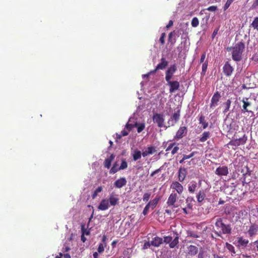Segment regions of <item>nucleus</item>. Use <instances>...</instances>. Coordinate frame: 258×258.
I'll return each mask as SVG.
<instances>
[{
  "instance_id": "obj_51",
  "label": "nucleus",
  "mask_w": 258,
  "mask_h": 258,
  "mask_svg": "<svg viewBox=\"0 0 258 258\" xmlns=\"http://www.w3.org/2000/svg\"><path fill=\"white\" fill-rule=\"evenodd\" d=\"M258 6V0H254L253 4L251 6V9H253L256 8Z\"/></svg>"
},
{
  "instance_id": "obj_20",
  "label": "nucleus",
  "mask_w": 258,
  "mask_h": 258,
  "mask_svg": "<svg viewBox=\"0 0 258 258\" xmlns=\"http://www.w3.org/2000/svg\"><path fill=\"white\" fill-rule=\"evenodd\" d=\"M115 156L113 154H111L109 157L105 159L104 162V166L105 168L109 169L111 164L112 161L114 160Z\"/></svg>"
},
{
  "instance_id": "obj_39",
  "label": "nucleus",
  "mask_w": 258,
  "mask_h": 258,
  "mask_svg": "<svg viewBox=\"0 0 258 258\" xmlns=\"http://www.w3.org/2000/svg\"><path fill=\"white\" fill-rule=\"evenodd\" d=\"M127 167V162L124 160H122L121 161V165H120V167H119V169L120 170H123V169H126Z\"/></svg>"
},
{
  "instance_id": "obj_32",
  "label": "nucleus",
  "mask_w": 258,
  "mask_h": 258,
  "mask_svg": "<svg viewBox=\"0 0 258 258\" xmlns=\"http://www.w3.org/2000/svg\"><path fill=\"white\" fill-rule=\"evenodd\" d=\"M231 101L229 99H228L225 103H223V105L225 106V109L223 111V112L224 113H226L229 110L230 107L231 105Z\"/></svg>"
},
{
  "instance_id": "obj_28",
  "label": "nucleus",
  "mask_w": 258,
  "mask_h": 258,
  "mask_svg": "<svg viewBox=\"0 0 258 258\" xmlns=\"http://www.w3.org/2000/svg\"><path fill=\"white\" fill-rule=\"evenodd\" d=\"M210 133L209 132H205L203 133L202 137L200 139V141L204 142L210 138Z\"/></svg>"
},
{
  "instance_id": "obj_38",
  "label": "nucleus",
  "mask_w": 258,
  "mask_h": 258,
  "mask_svg": "<svg viewBox=\"0 0 258 258\" xmlns=\"http://www.w3.org/2000/svg\"><path fill=\"white\" fill-rule=\"evenodd\" d=\"M106 246V243L103 244V243H101L99 244L97 250L98 252L101 253L104 250V247Z\"/></svg>"
},
{
  "instance_id": "obj_3",
  "label": "nucleus",
  "mask_w": 258,
  "mask_h": 258,
  "mask_svg": "<svg viewBox=\"0 0 258 258\" xmlns=\"http://www.w3.org/2000/svg\"><path fill=\"white\" fill-rule=\"evenodd\" d=\"M177 70V67L175 64L171 65L165 72V80L168 81L171 80L174 74Z\"/></svg>"
},
{
  "instance_id": "obj_2",
  "label": "nucleus",
  "mask_w": 258,
  "mask_h": 258,
  "mask_svg": "<svg viewBox=\"0 0 258 258\" xmlns=\"http://www.w3.org/2000/svg\"><path fill=\"white\" fill-rule=\"evenodd\" d=\"M215 226L217 230H215L214 232L218 237L222 238L223 234L230 235L231 234V225L225 224L221 218H218L216 219Z\"/></svg>"
},
{
  "instance_id": "obj_54",
  "label": "nucleus",
  "mask_w": 258,
  "mask_h": 258,
  "mask_svg": "<svg viewBox=\"0 0 258 258\" xmlns=\"http://www.w3.org/2000/svg\"><path fill=\"white\" fill-rule=\"evenodd\" d=\"M204 251L203 250L200 251V252L198 254V258H204Z\"/></svg>"
},
{
  "instance_id": "obj_63",
  "label": "nucleus",
  "mask_w": 258,
  "mask_h": 258,
  "mask_svg": "<svg viewBox=\"0 0 258 258\" xmlns=\"http://www.w3.org/2000/svg\"><path fill=\"white\" fill-rule=\"evenodd\" d=\"M93 255L94 258H98V254L97 252H94Z\"/></svg>"
},
{
  "instance_id": "obj_48",
  "label": "nucleus",
  "mask_w": 258,
  "mask_h": 258,
  "mask_svg": "<svg viewBox=\"0 0 258 258\" xmlns=\"http://www.w3.org/2000/svg\"><path fill=\"white\" fill-rule=\"evenodd\" d=\"M150 194H149V193H145L144 195V196H143V201H145V202H147L149 199H150Z\"/></svg>"
},
{
  "instance_id": "obj_29",
  "label": "nucleus",
  "mask_w": 258,
  "mask_h": 258,
  "mask_svg": "<svg viewBox=\"0 0 258 258\" xmlns=\"http://www.w3.org/2000/svg\"><path fill=\"white\" fill-rule=\"evenodd\" d=\"M141 152L139 150H135L134 152V153L133 154V159L135 161H136L141 158Z\"/></svg>"
},
{
  "instance_id": "obj_21",
  "label": "nucleus",
  "mask_w": 258,
  "mask_h": 258,
  "mask_svg": "<svg viewBox=\"0 0 258 258\" xmlns=\"http://www.w3.org/2000/svg\"><path fill=\"white\" fill-rule=\"evenodd\" d=\"M188 253L189 255H195L198 252V248L197 246L192 245H189L188 247Z\"/></svg>"
},
{
  "instance_id": "obj_34",
  "label": "nucleus",
  "mask_w": 258,
  "mask_h": 258,
  "mask_svg": "<svg viewBox=\"0 0 258 258\" xmlns=\"http://www.w3.org/2000/svg\"><path fill=\"white\" fill-rule=\"evenodd\" d=\"M205 198V194L203 191H200L197 195L198 201L201 202Z\"/></svg>"
},
{
  "instance_id": "obj_1",
  "label": "nucleus",
  "mask_w": 258,
  "mask_h": 258,
  "mask_svg": "<svg viewBox=\"0 0 258 258\" xmlns=\"http://www.w3.org/2000/svg\"><path fill=\"white\" fill-rule=\"evenodd\" d=\"M244 49L245 44L242 41L236 43L232 47L227 48V50L231 52L232 59L236 62H239L242 59V54Z\"/></svg>"
},
{
  "instance_id": "obj_19",
  "label": "nucleus",
  "mask_w": 258,
  "mask_h": 258,
  "mask_svg": "<svg viewBox=\"0 0 258 258\" xmlns=\"http://www.w3.org/2000/svg\"><path fill=\"white\" fill-rule=\"evenodd\" d=\"M187 174V171L185 168H180L178 171V179L180 182L183 181Z\"/></svg>"
},
{
  "instance_id": "obj_41",
  "label": "nucleus",
  "mask_w": 258,
  "mask_h": 258,
  "mask_svg": "<svg viewBox=\"0 0 258 258\" xmlns=\"http://www.w3.org/2000/svg\"><path fill=\"white\" fill-rule=\"evenodd\" d=\"M82 235H81V240L83 242H85L86 240V238L85 237V227H84V226L82 225Z\"/></svg>"
},
{
  "instance_id": "obj_27",
  "label": "nucleus",
  "mask_w": 258,
  "mask_h": 258,
  "mask_svg": "<svg viewBox=\"0 0 258 258\" xmlns=\"http://www.w3.org/2000/svg\"><path fill=\"white\" fill-rule=\"evenodd\" d=\"M225 247L227 249L231 252L232 255H233L234 254H235L236 252L235 251V248L232 244L226 242L225 244Z\"/></svg>"
},
{
  "instance_id": "obj_46",
  "label": "nucleus",
  "mask_w": 258,
  "mask_h": 258,
  "mask_svg": "<svg viewBox=\"0 0 258 258\" xmlns=\"http://www.w3.org/2000/svg\"><path fill=\"white\" fill-rule=\"evenodd\" d=\"M206 10L210 12H215L217 10V7L215 6H212L208 7Z\"/></svg>"
},
{
  "instance_id": "obj_10",
  "label": "nucleus",
  "mask_w": 258,
  "mask_h": 258,
  "mask_svg": "<svg viewBox=\"0 0 258 258\" xmlns=\"http://www.w3.org/2000/svg\"><path fill=\"white\" fill-rule=\"evenodd\" d=\"M180 117V111L178 110L177 111L174 112L171 117L170 119L168 120L169 126L174 125L179 120Z\"/></svg>"
},
{
  "instance_id": "obj_7",
  "label": "nucleus",
  "mask_w": 258,
  "mask_h": 258,
  "mask_svg": "<svg viewBox=\"0 0 258 258\" xmlns=\"http://www.w3.org/2000/svg\"><path fill=\"white\" fill-rule=\"evenodd\" d=\"M223 73L227 77L230 76L233 71V68L231 66L228 61L225 62V64L223 67Z\"/></svg>"
},
{
  "instance_id": "obj_8",
  "label": "nucleus",
  "mask_w": 258,
  "mask_h": 258,
  "mask_svg": "<svg viewBox=\"0 0 258 258\" xmlns=\"http://www.w3.org/2000/svg\"><path fill=\"white\" fill-rule=\"evenodd\" d=\"M221 98L220 93L217 91L215 92L213 96L212 97L211 103H210V107L213 108L217 106L218 103L219 101V100Z\"/></svg>"
},
{
  "instance_id": "obj_22",
  "label": "nucleus",
  "mask_w": 258,
  "mask_h": 258,
  "mask_svg": "<svg viewBox=\"0 0 258 258\" xmlns=\"http://www.w3.org/2000/svg\"><path fill=\"white\" fill-rule=\"evenodd\" d=\"M153 120L154 122L157 123L158 126L161 127V115L156 113L153 115Z\"/></svg>"
},
{
  "instance_id": "obj_40",
  "label": "nucleus",
  "mask_w": 258,
  "mask_h": 258,
  "mask_svg": "<svg viewBox=\"0 0 258 258\" xmlns=\"http://www.w3.org/2000/svg\"><path fill=\"white\" fill-rule=\"evenodd\" d=\"M208 67V61H206L205 62H204L202 64V74L203 75H205L206 73V72L207 69Z\"/></svg>"
},
{
  "instance_id": "obj_16",
  "label": "nucleus",
  "mask_w": 258,
  "mask_h": 258,
  "mask_svg": "<svg viewBox=\"0 0 258 258\" xmlns=\"http://www.w3.org/2000/svg\"><path fill=\"white\" fill-rule=\"evenodd\" d=\"M248 242L249 241L247 239H243L242 237H238L237 239V246L244 248L247 246Z\"/></svg>"
},
{
  "instance_id": "obj_37",
  "label": "nucleus",
  "mask_w": 258,
  "mask_h": 258,
  "mask_svg": "<svg viewBox=\"0 0 258 258\" xmlns=\"http://www.w3.org/2000/svg\"><path fill=\"white\" fill-rule=\"evenodd\" d=\"M251 25L254 29H258V17L254 18Z\"/></svg>"
},
{
  "instance_id": "obj_5",
  "label": "nucleus",
  "mask_w": 258,
  "mask_h": 258,
  "mask_svg": "<svg viewBox=\"0 0 258 258\" xmlns=\"http://www.w3.org/2000/svg\"><path fill=\"white\" fill-rule=\"evenodd\" d=\"M177 32H171L168 35L167 45L170 50L176 41Z\"/></svg>"
},
{
  "instance_id": "obj_14",
  "label": "nucleus",
  "mask_w": 258,
  "mask_h": 258,
  "mask_svg": "<svg viewBox=\"0 0 258 258\" xmlns=\"http://www.w3.org/2000/svg\"><path fill=\"white\" fill-rule=\"evenodd\" d=\"M109 201L108 199H103L98 207L99 210L104 211L109 208Z\"/></svg>"
},
{
  "instance_id": "obj_55",
  "label": "nucleus",
  "mask_w": 258,
  "mask_h": 258,
  "mask_svg": "<svg viewBox=\"0 0 258 258\" xmlns=\"http://www.w3.org/2000/svg\"><path fill=\"white\" fill-rule=\"evenodd\" d=\"M219 30L218 28L215 29L212 35V38L213 39L216 36V35L217 34L218 31Z\"/></svg>"
},
{
  "instance_id": "obj_64",
  "label": "nucleus",
  "mask_w": 258,
  "mask_h": 258,
  "mask_svg": "<svg viewBox=\"0 0 258 258\" xmlns=\"http://www.w3.org/2000/svg\"><path fill=\"white\" fill-rule=\"evenodd\" d=\"M254 244L256 248V250L258 251V240L254 242Z\"/></svg>"
},
{
  "instance_id": "obj_23",
  "label": "nucleus",
  "mask_w": 258,
  "mask_h": 258,
  "mask_svg": "<svg viewBox=\"0 0 258 258\" xmlns=\"http://www.w3.org/2000/svg\"><path fill=\"white\" fill-rule=\"evenodd\" d=\"M176 198H177L176 194H171L170 195V196L168 199V201H167L168 205L169 206L173 205L176 201Z\"/></svg>"
},
{
  "instance_id": "obj_11",
  "label": "nucleus",
  "mask_w": 258,
  "mask_h": 258,
  "mask_svg": "<svg viewBox=\"0 0 258 258\" xmlns=\"http://www.w3.org/2000/svg\"><path fill=\"white\" fill-rule=\"evenodd\" d=\"M187 130L185 126H181L176 132L174 137L175 139L178 140L183 138L187 133Z\"/></svg>"
},
{
  "instance_id": "obj_9",
  "label": "nucleus",
  "mask_w": 258,
  "mask_h": 258,
  "mask_svg": "<svg viewBox=\"0 0 258 258\" xmlns=\"http://www.w3.org/2000/svg\"><path fill=\"white\" fill-rule=\"evenodd\" d=\"M167 85L170 87L169 92L170 93H173L175 91L179 89V83L178 81H171V80L167 81Z\"/></svg>"
},
{
  "instance_id": "obj_47",
  "label": "nucleus",
  "mask_w": 258,
  "mask_h": 258,
  "mask_svg": "<svg viewBox=\"0 0 258 258\" xmlns=\"http://www.w3.org/2000/svg\"><path fill=\"white\" fill-rule=\"evenodd\" d=\"M151 246H152L151 243H150L149 241L145 242L143 245V249H147L148 248H150L151 247Z\"/></svg>"
},
{
  "instance_id": "obj_58",
  "label": "nucleus",
  "mask_w": 258,
  "mask_h": 258,
  "mask_svg": "<svg viewBox=\"0 0 258 258\" xmlns=\"http://www.w3.org/2000/svg\"><path fill=\"white\" fill-rule=\"evenodd\" d=\"M173 25V21L172 20H170L168 25H166V28L167 29H168L170 27H171Z\"/></svg>"
},
{
  "instance_id": "obj_49",
  "label": "nucleus",
  "mask_w": 258,
  "mask_h": 258,
  "mask_svg": "<svg viewBox=\"0 0 258 258\" xmlns=\"http://www.w3.org/2000/svg\"><path fill=\"white\" fill-rule=\"evenodd\" d=\"M145 128V124L144 123L141 124L138 127L137 129V131L138 133L141 132Z\"/></svg>"
},
{
  "instance_id": "obj_15",
  "label": "nucleus",
  "mask_w": 258,
  "mask_h": 258,
  "mask_svg": "<svg viewBox=\"0 0 258 258\" xmlns=\"http://www.w3.org/2000/svg\"><path fill=\"white\" fill-rule=\"evenodd\" d=\"M126 184V180L124 177H120L119 179L116 180L114 185L116 188H121Z\"/></svg>"
},
{
  "instance_id": "obj_25",
  "label": "nucleus",
  "mask_w": 258,
  "mask_h": 258,
  "mask_svg": "<svg viewBox=\"0 0 258 258\" xmlns=\"http://www.w3.org/2000/svg\"><path fill=\"white\" fill-rule=\"evenodd\" d=\"M258 228L257 226L252 225L250 227L248 233L250 237H252L253 235H255L257 232Z\"/></svg>"
},
{
  "instance_id": "obj_4",
  "label": "nucleus",
  "mask_w": 258,
  "mask_h": 258,
  "mask_svg": "<svg viewBox=\"0 0 258 258\" xmlns=\"http://www.w3.org/2000/svg\"><path fill=\"white\" fill-rule=\"evenodd\" d=\"M247 140V137L245 135H244L241 138L231 140L228 144L232 146L237 147L241 145H244L245 144Z\"/></svg>"
},
{
  "instance_id": "obj_44",
  "label": "nucleus",
  "mask_w": 258,
  "mask_h": 258,
  "mask_svg": "<svg viewBox=\"0 0 258 258\" xmlns=\"http://www.w3.org/2000/svg\"><path fill=\"white\" fill-rule=\"evenodd\" d=\"M150 207V204H147L143 212V214H144V215L145 216L148 214Z\"/></svg>"
},
{
  "instance_id": "obj_36",
  "label": "nucleus",
  "mask_w": 258,
  "mask_h": 258,
  "mask_svg": "<svg viewBox=\"0 0 258 258\" xmlns=\"http://www.w3.org/2000/svg\"><path fill=\"white\" fill-rule=\"evenodd\" d=\"M196 187H197V183H192L191 185H189L188 188V191L191 193H193L195 191Z\"/></svg>"
},
{
  "instance_id": "obj_26",
  "label": "nucleus",
  "mask_w": 258,
  "mask_h": 258,
  "mask_svg": "<svg viewBox=\"0 0 258 258\" xmlns=\"http://www.w3.org/2000/svg\"><path fill=\"white\" fill-rule=\"evenodd\" d=\"M205 117L203 115H201L199 118L200 124H202L204 129L206 128L208 126V122L205 120Z\"/></svg>"
},
{
  "instance_id": "obj_43",
  "label": "nucleus",
  "mask_w": 258,
  "mask_h": 258,
  "mask_svg": "<svg viewBox=\"0 0 258 258\" xmlns=\"http://www.w3.org/2000/svg\"><path fill=\"white\" fill-rule=\"evenodd\" d=\"M158 203V201L156 200V199L153 200V201H151L150 202H149V203L148 204H150V206H152V208L153 209L154 208H155L157 204Z\"/></svg>"
},
{
  "instance_id": "obj_53",
  "label": "nucleus",
  "mask_w": 258,
  "mask_h": 258,
  "mask_svg": "<svg viewBox=\"0 0 258 258\" xmlns=\"http://www.w3.org/2000/svg\"><path fill=\"white\" fill-rule=\"evenodd\" d=\"M206 52H204L202 55H201V59H200V63H203L205 59V58H206Z\"/></svg>"
},
{
  "instance_id": "obj_30",
  "label": "nucleus",
  "mask_w": 258,
  "mask_h": 258,
  "mask_svg": "<svg viewBox=\"0 0 258 258\" xmlns=\"http://www.w3.org/2000/svg\"><path fill=\"white\" fill-rule=\"evenodd\" d=\"M171 150V153L172 154H174L176 153H177V151L179 150V147L177 146H174L173 148V145L170 144L167 148L166 151H168L169 150Z\"/></svg>"
},
{
  "instance_id": "obj_13",
  "label": "nucleus",
  "mask_w": 258,
  "mask_h": 258,
  "mask_svg": "<svg viewBox=\"0 0 258 258\" xmlns=\"http://www.w3.org/2000/svg\"><path fill=\"white\" fill-rule=\"evenodd\" d=\"M118 200L117 195H115L114 192H112L109 195L108 201L111 206H115L117 204Z\"/></svg>"
},
{
  "instance_id": "obj_31",
  "label": "nucleus",
  "mask_w": 258,
  "mask_h": 258,
  "mask_svg": "<svg viewBox=\"0 0 258 258\" xmlns=\"http://www.w3.org/2000/svg\"><path fill=\"white\" fill-rule=\"evenodd\" d=\"M102 189L103 188L101 186H98L93 192L92 195V199H95L97 197L98 194L101 192L102 191Z\"/></svg>"
},
{
  "instance_id": "obj_61",
  "label": "nucleus",
  "mask_w": 258,
  "mask_h": 258,
  "mask_svg": "<svg viewBox=\"0 0 258 258\" xmlns=\"http://www.w3.org/2000/svg\"><path fill=\"white\" fill-rule=\"evenodd\" d=\"M106 235H103V237H102V241L103 243H104L103 244H105V241L106 240Z\"/></svg>"
},
{
  "instance_id": "obj_12",
  "label": "nucleus",
  "mask_w": 258,
  "mask_h": 258,
  "mask_svg": "<svg viewBox=\"0 0 258 258\" xmlns=\"http://www.w3.org/2000/svg\"><path fill=\"white\" fill-rule=\"evenodd\" d=\"M215 174L219 176L227 175L228 174V168L226 166H220L216 169Z\"/></svg>"
},
{
  "instance_id": "obj_57",
  "label": "nucleus",
  "mask_w": 258,
  "mask_h": 258,
  "mask_svg": "<svg viewBox=\"0 0 258 258\" xmlns=\"http://www.w3.org/2000/svg\"><path fill=\"white\" fill-rule=\"evenodd\" d=\"M128 134V133L127 131H125V130H123L121 132V135L123 136H126Z\"/></svg>"
},
{
  "instance_id": "obj_62",
  "label": "nucleus",
  "mask_w": 258,
  "mask_h": 258,
  "mask_svg": "<svg viewBox=\"0 0 258 258\" xmlns=\"http://www.w3.org/2000/svg\"><path fill=\"white\" fill-rule=\"evenodd\" d=\"M117 243V240H114L112 242L111 245L112 246V247H114Z\"/></svg>"
},
{
  "instance_id": "obj_18",
  "label": "nucleus",
  "mask_w": 258,
  "mask_h": 258,
  "mask_svg": "<svg viewBox=\"0 0 258 258\" xmlns=\"http://www.w3.org/2000/svg\"><path fill=\"white\" fill-rule=\"evenodd\" d=\"M248 99L247 98H244L242 100V101L243 103V105L242 106L243 107L242 111L252 113V112L251 111H249L247 109V107L250 106L251 104V103L248 101Z\"/></svg>"
},
{
  "instance_id": "obj_24",
  "label": "nucleus",
  "mask_w": 258,
  "mask_h": 258,
  "mask_svg": "<svg viewBox=\"0 0 258 258\" xmlns=\"http://www.w3.org/2000/svg\"><path fill=\"white\" fill-rule=\"evenodd\" d=\"M161 244V238L155 237L151 241L152 246L158 247Z\"/></svg>"
},
{
  "instance_id": "obj_42",
  "label": "nucleus",
  "mask_w": 258,
  "mask_h": 258,
  "mask_svg": "<svg viewBox=\"0 0 258 258\" xmlns=\"http://www.w3.org/2000/svg\"><path fill=\"white\" fill-rule=\"evenodd\" d=\"M234 0H227L224 6V10H226Z\"/></svg>"
},
{
  "instance_id": "obj_33",
  "label": "nucleus",
  "mask_w": 258,
  "mask_h": 258,
  "mask_svg": "<svg viewBox=\"0 0 258 258\" xmlns=\"http://www.w3.org/2000/svg\"><path fill=\"white\" fill-rule=\"evenodd\" d=\"M117 166V163H115L113 165V166L110 169V170L109 171V173L110 174H114L116 172H117L118 170H120V169H119V167L118 168Z\"/></svg>"
},
{
  "instance_id": "obj_35",
  "label": "nucleus",
  "mask_w": 258,
  "mask_h": 258,
  "mask_svg": "<svg viewBox=\"0 0 258 258\" xmlns=\"http://www.w3.org/2000/svg\"><path fill=\"white\" fill-rule=\"evenodd\" d=\"M199 24V19L197 17L192 18L191 25L193 27H197Z\"/></svg>"
},
{
  "instance_id": "obj_56",
  "label": "nucleus",
  "mask_w": 258,
  "mask_h": 258,
  "mask_svg": "<svg viewBox=\"0 0 258 258\" xmlns=\"http://www.w3.org/2000/svg\"><path fill=\"white\" fill-rule=\"evenodd\" d=\"M125 127L128 130L131 131L133 127V125L132 124L127 123L125 125Z\"/></svg>"
},
{
  "instance_id": "obj_52",
  "label": "nucleus",
  "mask_w": 258,
  "mask_h": 258,
  "mask_svg": "<svg viewBox=\"0 0 258 258\" xmlns=\"http://www.w3.org/2000/svg\"><path fill=\"white\" fill-rule=\"evenodd\" d=\"M168 62L163 58H162V69L167 66Z\"/></svg>"
},
{
  "instance_id": "obj_50",
  "label": "nucleus",
  "mask_w": 258,
  "mask_h": 258,
  "mask_svg": "<svg viewBox=\"0 0 258 258\" xmlns=\"http://www.w3.org/2000/svg\"><path fill=\"white\" fill-rule=\"evenodd\" d=\"M188 236H190V237H194V238H198L199 237V235H198L196 233H195L194 232H190L188 233Z\"/></svg>"
},
{
  "instance_id": "obj_17",
  "label": "nucleus",
  "mask_w": 258,
  "mask_h": 258,
  "mask_svg": "<svg viewBox=\"0 0 258 258\" xmlns=\"http://www.w3.org/2000/svg\"><path fill=\"white\" fill-rule=\"evenodd\" d=\"M171 187L174 189L178 194H181L183 191L182 185L178 182L175 181L172 183L171 184Z\"/></svg>"
},
{
  "instance_id": "obj_6",
  "label": "nucleus",
  "mask_w": 258,
  "mask_h": 258,
  "mask_svg": "<svg viewBox=\"0 0 258 258\" xmlns=\"http://www.w3.org/2000/svg\"><path fill=\"white\" fill-rule=\"evenodd\" d=\"M164 242L166 244H169L170 248H174L178 243V237L175 236L173 239L171 236L164 237Z\"/></svg>"
},
{
  "instance_id": "obj_59",
  "label": "nucleus",
  "mask_w": 258,
  "mask_h": 258,
  "mask_svg": "<svg viewBox=\"0 0 258 258\" xmlns=\"http://www.w3.org/2000/svg\"><path fill=\"white\" fill-rule=\"evenodd\" d=\"M161 69V62L158 63V64L157 65L156 68L153 71V72H155L157 70H159Z\"/></svg>"
},
{
  "instance_id": "obj_45",
  "label": "nucleus",
  "mask_w": 258,
  "mask_h": 258,
  "mask_svg": "<svg viewBox=\"0 0 258 258\" xmlns=\"http://www.w3.org/2000/svg\"><path fill=\"white\" fill-rule=\"evenodd\" d=\"M195 152H192L188 155H183V160H186V159H189L190 158L192 157L195 155Z\"/></svg>"
},
{
  "instance_id": "obj_60",
  "label": "nucleus",
  "mask_w": 258,
  "mask_h": 258,
  "mask_svg": "<svg viewBox=\"0 0 258 258\" xmlns=\"http://www.w3.org/2000/svg\"><path fill=\"white\" fill-rule=\"evenodd\" d=\"M62 256L64 258H71V255L69 253L62 254Z\"/></svg>"
}]
</instances>
